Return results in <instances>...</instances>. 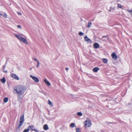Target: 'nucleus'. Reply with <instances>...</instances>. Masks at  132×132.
Segmentation results:
<instances>
[{"label": "nucleus", "instance_id": "obj_1", "mask_svg": "<svg viewBox=\"0 0 132 132\" xmlns=\"http://www.w3.org/2000/svg\"><path fill=\"white\" fill-rule=\"evenodd\" d=\"M13 89L15 91L14 93L17 94L18 100H21L23 97V95L26 90L25 87L19 85L14 87Z\"/></svg>", "mask_w": 132, "mask_h": 132}, {"label": "nucleus", "instance_id": "obj_2", "mask_svg": "<svg viewBox=\"0 0 132 132\" xmlns=\"http://www.w3.org/2000/svg\"><path fill=\"white\" fill-rule=\"evenodd\" d=\"M15 36L20 41L26 44H28L27 40L26 38L22 37L20 35L16 34H15Z\"/></svg>", "mask_w": 132, "mask_h": 132}, {"label": "nucleus", "instance_id": "obj_3", "mask_svg": "<svg viewBox=\"0 0 132 132\" xmlns=\"http://www.w3.org/2000/svg\"><path fill=\"white\" fill-rule=\"evenodd\" d=\"M24 115L21 116L20 117L19 125H18V128H20L21 126L23 125V123L24 121Z\"/></svg>", "mask_w": 132, "mask_h": 132}, {"label": "nucleus", "instance_id": "obj_4", "mask_svg": "<svg viewBox=\"0 0 132 132\" xmlns=\"http://www.w3.org/2000/svg\"><path fill=\"white\" fill-rule=\"evenodd\" d=\"M91 121L87 118L85 122V126L86 127H89L91 125Z\"/></svg>", "mask_w": 132, "mask_h": 132}, {"label": "nucleus", "instance_id": "obj_5", "mask_svg": "<svg viewBox=\"0 0 132 132\" xmlns=\"http://www.w3.org/2000/svg\"><path fill=\"white\" fill-rule=\"evenodd\" d=\"M30 77L32 79L36 82H37L39 81V79L36 76H33L32 75L30 76Z\"/></svg>", "mask_w": 132, "mask_h": 132}, {"label": "nucleus", "instance_id": "obj_6", "mask_svg": "<svg viewBox=\"0 0 132 132\" xmlns=\"http://www.w3.org/2000/svg\"><path fill=\"white\" fill-rule=\"evenodd\" d=\"M11 77L12 78L17 80H18L19 79V77L16 75L14 73L11 74Z\"/></svg>", "mask_w": 132, "mask_h": 132}, {"label": "nucleus", "instance_id": "obj_7", "mask_svg": "<svg viewBox=\"0 0 132 132\" xmlns=\"http://www.w3.org/2000/svg\"><path fill=\"white\" fill-rule=\"evenodd\" d=\"M84 40L85 41L87 42L88 43H90L91 42V40L87 36H86L84 37Z\"/></svg>", "mask_w": 132, "mask_h": 132}, {"label": "nucleus", "instance_id": "obj_8", "mask_svg": "<svg viewBox=\"0 0 132 132\" xmlns=\"http://www.w3.org/2000/svg\"><path fill=\"white\" fill-rule=\"evenodd\" d=\"M29 129L30 128L32 131H36L37 132H38L34 128V125L29 126L28 127Z\"/></svg>", "mask_w": 132, "mask_h": 132}, {"label": "nucleus", "instance_id": "obj_9", "mask_svg": "<svg viewBox=\"0 0 132 132\" xmlns=\"http://www.w3.org/2000/svg\"><path fill=\"white\" fill-rule=\"evenodd\" d=\"M112 58L114 60H116L117 58V56L114 52L111 55Z\"/></svg>", "mask_w": 132, "mask_h": 132}, {"label": "nucleus", "instance_id": "obj_10", "mask_svg": "<svg viewBox=\"0 0 132 132\" xmlns=\"http://www.w3.org/2000/svg\"><path fill=\"white\" fill-rule=\"evenodd\" d=\"M94 47L95 48H97L99 47V45L98 43H96L94 44Z\"/></svg>", "mask_w": 132, "mask_h": 132}, {"label": "nucleus", "instance_id": "obj_11", "mask_svg": "<svg viewBox=\"0 0 132 132\" xmlns=\"http://www.w3.org/2000/svg\"><path fill=\"white\" fill-rule=\"evenodd\" d=\"M44 82L48 86L51 85V84L50 82L47 80V79H45L44 80Z\"/></svg>", "mask_w": 132, "mask_h": 132}, {"label": "nucleus", "instance_id": "obj_12", "mask_svg": "<svg viewBox=\"0 0 132 132\" xmlns=\"http://www.w3.org/2000/svg\"><path fill=\"white\" fill-rule=\"evenodd\" d=\"M102 60L103 62L105 64H106L108 63V60L106 58H103L102 59Z\"/></svg>", "mask_w": 132, "mask_h": 132}, {"label": "nucleus", "instance_id": "obj_13", "mask_svg": "<svg viewBox=\"0 0 132 132\" xmlns=\"http://www.w3.org/2000/svg\"><path fill=\"white\" fill-rule=\"evenodd\" d=\"M99 70V68L97 67H95L94 68L93 70V71L95 72H96L97 71Z\"/></svg>", "mask_w": 132, "mask_h": 132}, {"label": "nucleus", "instance_id": "obj_14", "mask_svg": "<svg viewBox=\"0 0 132 132\" xmlns=\"http://www.w3.org/2000/svg\"><path fill=\"white\" fill-rule=\"evenodd\" d=\"M44 130H47L48 129V127L47 125L46 124L43 127Z\"/></svg>", "mask_w": 132, "mask_h": 132}, {"label": "nucleus", "instance_id": "obj_15", "mask_svg": "<svg viewBox=\"0 0 132 132\" xmlns=\"http://www.w3.org/2000/svg\"><path fill=\"white\" fill-rule=\"evenodd\" d=\"M1 81L3 83H4L6 82V80L4 77H3L2 79H1Z\"/></svg>", "mask_w": 132, "mask_h": 132}, {"label": "nucleus", "instance_id": "obj_16", "mask_svg": "<svg viewBox=\"0 0 132 132\" xmlns=\"http://www.w3.org/2000/svg\"><path fill=\"white\" fill-rule=\"evenodd\" d=\"M48 104L50 105L51 106H53V105L52 103L51 102L50 100H48Z\"/></svg>", "mask_w": 132, "mask_h": 132}, {"label": "nucleus", "instance_id": "obj_17", "mask_svg": "<svg viewBox=\"0 0 132 132\" xmlns=\"http://www.w3.org/2000/svg\"><path fill=\"white\" fill-rule=\"evenodd\" d=\"M8 100V99L7 97H5L4 99V102L5 103L7 102Z\"/></svg>", "mask_w": 132, "mask_h": 132}, {"label": "nucleus", "instance_id": "obj_18", "mask_svg": "<svg viewBox=\"0 0 132 132\" xmlns=\"http://www.w3.org/2000/svg\"><path fill=\"white\" fill-rule=\"evenodd\" d=\"M77 114L79 116H81L82 115V114L81 112H79L77 113Z\"/></svg>", "mask_w": 132, "mask_h": 132}, {"label": "nucleus", "instance_id": "obj_19", "mask_svg": "<svg viewBox=\"0 0 132 132\" xmlns=\"http://www.w3.org/2000/svg\"><path fill=\"white\" fill-rule=\"evenodd\" d=\"M75 126V124L74 123H72L70 124V126L72 128L74 127Z\"/></svg>", "mask_w": 132, "mask_h": 132}, {"label": "nucleus", "instance_id": "obj_20", "mask_svg": "<svg viewBox=\"0 0 132 132\" xmlns=\"http://www.w3.org/2000/svg\"><path fill=\"white\" fill-rule=\"evenodd\" d=\"M30 130V129H29V127H28V129H25L23 132H28Z\"/></svg>", "mask_w": 132, "mask_h": 132}, {"label": "nucleus", "instance_id": "obj_21", "mask_svg": "<svg viewBox=\"0 0 132 132\" xmlns=\"http://www.w3.org/2000/svg\"><path fill=\"white\" fill-rule=\"evenodd\" d=\"M115 9V7H111L110 8V9L109 10V11L110 12H111V11L112 10H113Z\"/></svg>", "mask_w": 132, "mask_h": 132}, {"label": "nucleus", "instance_id": "obj_22", "mask_svg": "<svg viewBox=\"0 0 132 132\" xmlns=\"http://www.w3.org/2000/svg\"><path fill=\"white\" fill-rule=\"evenodd\" d=\"M92 24V23L91 22H89L88 23V24L87 25V27L88 28L89 27L91 26Z\"/></svg>", "mask_w": 132, "mask_h": 132}, {"label": "nucleus", "instance_id": "obj_23", "mask_svg": "<svg viewBox=\"0 0 132 132\" xmlns=\"http://www.w3.org/2000/svg\"><path fill=\"white\" fill-rule=\"evenodd\" d=\"M79 35L80 36H82L84 35V33L81 31H80L79 33Z\"/></svg>", "mask_w": 132, "mask_h": 132}, {"label": "nucleus", "instance_id": "obj_24", "mask_svg": "<svg viewBox=\"0 0 132 132\" xmlns=\"http://www.w3.org/2000/svg\"><path fill=\"white\" fill-rule=\"evenodd\" d=\"M76 132H80V130L78 128H77L76 129Z\"/></svg>", "mask_w": 132, "mask_h": 132}, {"label": "nucleus", "instance_id": "obj_25", "mask_svg": "<svg viewBox=\"0 0 132 132\" xmlns=\"http://www.w3.org/2000/svg\"><path fill=\"white\" fill-rule=\"evenodd\" d=\"M3 16L5 18H7V14L5 13L3 15Z\"/></svg>", "mask_w": 132, "mask_h": 132}, {"label": "nucleus", "instance_id": "obj_26", "mask_svg": "<svg viewBox=\"0 0 132 132\" xmlns=\"http://www.w3.org/2000/svg\"><path fill=\"white\" fill-rule=\"evenodd\" d=\"M118 7H119V8H121V4H118Z\"/></svg>", "mask_w": 132, "mask_h": 132}, {"label": "nucleus", "instance_id": "obj_27", "mask_svg": "<svg viewBox=\"0 0 132 132\" xmlns=\"http://www.w3.org/2000/svg\"><path fill=\"white\" fill-rule=\"evenodd\" d=\"M6 63H5V65H3V69H2L3 70H4L5 69V67H6Z\"/></svg>", "mask_w": 132, "mask_h": 132}, {"label": "nucleus", "instance_id": "obj_28", "mask_svg": "<svg viewBox=\"0 0 132 132\" xmlns=\"http://www.w3.org/2000/svg\"><path fill=\"white\" fill-rule=\"evenodd\" d=\"M37 67L38 68L39 66V61H37Z\"/></svg>", "mask_w": 132, "mask_h": 132}, {"label": "nucleus", "instance_id": "obj_29", "mask_svg": "<svg viewBox=\"0 0 132 132\" xmlns=\"http://www.w3.org/2000/svg\"><path fill=\"white\" fill-rule=\"evenodd\" d=\"M3 72L6 73L7 72V70H3Z\"/></svg>", "mask_w": 132, "mask_h": 132}, {"label": "nucleus", "instance_id": "obj_30", "mask_svg": "<svg viewBox=\"0 0 132 132\" xmlns=\"http://www.w3.org/2000/svg\"><path fill=\"white\" fill-rule=\"evenodd\" d=\"M17 27L18 28H20L21 27V26L20 25H18L17 26Z\"/></svg>", "mask_w": 132, "mask_h": 132}, {"label": "nucleus", "instance_id": "obj_31", "mask_svg": "<svg viewBox=\"0 0 132 132\" xmlns=\"http://www.w3.org/2000/svg\"><path fill=\"white\" fill-rule=\"evenodd\" d=\"M34 60L35 61H36L37 62V61H39L38 60H37V59L35 58L34 59Z\"/></svg>", "mask_w": 132, "mask_h": 132}, {"label": "nucleus", "instance_id": "obj_32", "mask_svg": "<svg viewBox=\"0 0 132 132\" xmlns=\"http://www.w3.org/2000/svg\"><path fill=\"white\" fill-rule=\"evenodd\" d=\"M127 11L129 13H132V10H128Z\"/></svg>", "mask_w": 132, "mask_h": 132}, {"label": "nucleus", "instance_id": "obj_33", "mask_svg": "<svg viewBox=\"0 0 132 132\" xmlns=\"http://www.w3.org/2000/svg\"><path fill=\"white\" fill-rule=\"evenodd\" d=\"M18 14L20 15H21V13L20 12H18Z\"/></svg>", "mask_w": 132, "mask_h": 132}, {"label": "nucleus", "instance_id": "obj_34", "mask_svg": "<svg viewBox=\"0 0 132 132\" xmlns=\"http://www.w3.org/2000/svg\"><path fill=\"white\" fill-rule=\"evenodd\" d=\"M69 68H65V70L67 71V70H68V69H69Z\"/></svg>", "mask_w": 132, "mask_h": 132}, {"label": "nucleus", "instance_id": "obj_35", "mask_svg": "<svg viewBox=\"0 0 132 132\" xmlns=\"http://www.w3.org/2000/svg\"><path fill=\"white\" fill-rule=\"evenodd\" d=\"M107 37V36H103V37H102V38H104V37H105V38H106Z\"/></svg>", "mask_w": 132, "mask_h": 132}, {"label": "nucleus", "instance_id": "obj_36", "mask_svg": "<svg viewBox=\"0 0 132 132\" xmlns=\"http://www.w3.org/2000/svg\"><path fill=\"white\" fill-rule=\"evenodd\" d=\"M131 104L130 103H129L128 104H127V106H129Z\"/></svg>", "mask_w": 132, "mask_h": 132}, {"label": "nucleus", "instance_id": "obj_37", "mask_svg": "<svg viewBox=\"0 0 132 132\" xmlns=\"http://www.w3.org/2000/svg\"><path fill=\"white\" fill-rule=\"evenodd\" d=\"M0 15H3L2 14L0 13Z\"/></svg>", "mask_w": 132, "mask_h": 132}, {"label": "nucleus", "instance_id": "obj_38", "mask_svg": "<svg viewBox=\"0 0 132 132\" xmlns=\"http://www.w3.org/2000/svg\"><path fill=\"white\" fill-rule=\"evenodd\" d=\"M31 69H32V68H31Z\"/></svg>", "mask_w": 132, "mask_h": 132}]
</instances>
